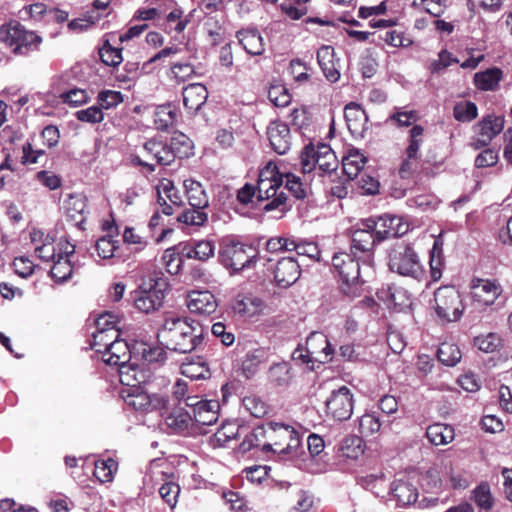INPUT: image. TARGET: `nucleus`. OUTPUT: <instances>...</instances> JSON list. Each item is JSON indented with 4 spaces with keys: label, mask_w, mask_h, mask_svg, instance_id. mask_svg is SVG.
I'll list each match as a JSON object with an SVG mask.
<instances>
[{
    "label": "nucleus",
    "mask_w": 512,
    "mask_h": 512,
    "mask_svg": "<svg viewBox=\"0 0 512 512\" xmlns=\"http://www.w3.org/2000/svg\"><path fill=\"white\" fill-rule=\"evenodd\" d=\"M158 338L170 351L190 353L202 342V328L198 324L193 325L187 318L170 314L165 318Z\"/></svg>",
    "instance_id": "1"
},
{
    "label": "nucleus",
    "mask_w": 512,
    "mask_h": 512,
    "mask_svg": "<svg viewBox=\"0 0 512 512\" xmlns=\"http://www.w3.org/2000/svg\"><path fill=\"white\" fill-rule=\"evenodd\" d=\"M468 289L466 309L472 318L496 312L504 305V288L496 278L474 276L469 281Z\"/></svg>",
    "instance_id": "2"
},
{
    "label": "nucleus",
    "mask_w": 512,
    "mask_h": 512,
    "mask_svg": "<svg viewBox=\"0 0 512 512\" xmlns=\"http://www.w3.org/2000/svg\"><path fill=\"white\" fill-rule=\"evenodd\" d=\"M284 176L278 166L270 161L259 172L257 181V200L265 201L263 210L266 212L287 209V195L283 188Z\"/></svg>",
    "instance_id": "3"
},
{
    "label": "nucleus",
    "mask_w": 512,
    "mask_h": 512,
    "mask_svg": "<svg viewBox=\"0 0 512 512\" xmlns=\"http://www.w3.org/2000/svg\"><path fill=\"white\" fill-rule=\"evenodd\" d=\"M362 261L359 256L346 252L336 253L332 258V265L338 272L341 280V290L348 297L355 298L361 295L362 278L366 276L361 268Z\"/></svg>",
    "instance_id": "4"
},
{
    "label": "nucleus",
    "mask_w": 512,
    "mask_h": 512,
    "mask_svg": "<svg viewBox=\"0 0 512 512\" xmlns=\"http://www.w3.org/2000/svg\"><path fill=\"white\" fill-rule=\"evenodd\" d=\"M388 267L400 276L420 281L425 276L424 266L415 249L408 243L398 242L388 251Z\"/></svg>",
    "instance_id": "5"
},
{
    "label": "nucleus",
    "mask_w": 512,
    "mask_h": 512,
    "mask_svg": "<svg viewBox=\"0 0 512 512\" xmlns=\"http://www.w3.org/2000/svg\"><path fill=\"white\" fill-rule=\"evenodd\" d=\"M257 250L253 245L233 238L225 239L219 249V261L232 273L251 269L257 261Z\"/></svg>",
    "instance_id": "6"
},
{
    "label": "nucleus",
    "mask_w": 512,
    "mask_h": 512,
    "mask_svg": "<svg viewBox=\"0 0 512 512\" xmlns=\"http://www.w3.org/2000/svg\"><path fill=\"white\" fill-rule=\"evenodd\" d=\"M101 358L106 364L119 368L120 381L123 384L134 385L132 381L142 382L141 375L137 372V364L132 362L130 346L125 340L118 338L114 343H110Z\"/></svg>",
    "instance_id": "7"
},
{
    "label": "nucleus",
    "mask_w": 512,
    "mask_h": 512,
    "mask_svg": "<svg viewBox=\"0 0 512 512\" xmlns=\"http://www.w3.org/2000/svg\"><path fill=\"white\" fill-rule=\"evenodd\" d=\"M268 441L261 447L263 452L279 453L281 455L296 456L300 447V434L294 427L283 423H267Z\"/></svg>",
    "instance_id": "8"
},
{
    "label": "nucleus",
    "mask_w": 512,
    "mask_h": 512,
    "mask_svg": "<svg viewBox=\"0 0 512 512\" xmlns=\"http://www.w3.org/2000/svg\"><path fill=\"white\" fill-rule=\"evenodd\" d=\"M465 308L461 295L454 286H442L434 292L432 309L440 323L459 321Z\"/></svg>",
    "instance_id": "9"
},
{
    "label": "nucleus",
    "mask_w": 512,
    "mask_h": 512,
    "mask_svg": "<svg viewBox=\"0 0 512 512\" xmlns=\"http://www.w3.org/2000/svg\"><path fill=\"white\" fill-rule=\"evenodd\" d=\"M300 163L303 173H311L319 170L323 173H332L338 167L335 153L327 144L319 143L307 145L300 155Z\"/></svg>",
    "instance_id": "10"
},
{
    "label": "nucleus",
    "mask_w": 512,
    "mask_h": 512,
    "mask_svg": "<svg viewBox=\"0 0 512 512\" xmlns=\"http://www.w3.org/2000/svg\"><path fill=\"white\" fill-rule=\"evenodd\" d=\"M167 287L166 280L161 277L144 281L135 292V307L146 314L158 310L163 304Z\"/></svg>",
    "instance_id": "11"
},
{
    "label": "nucleus",
    "mask_w": 512,
    "mask_h": 512,
    "mask_svg": "<svg viewBox=\"0 0 512 512\" xmlns=\"http://www.w3.org/2000/svg\"><path fill=\"white\" fill-rule=\"evenodd\" d=\"M378 242L374 230L366 226V221L362 223V227L352 232L351 253L354 257L359 256L365 275H371L373 273V248Z\"/></svg>",
    "instance_id": "12"
},
{
    "label": "nucleus",
    "mask_w": 512,
    "mask_h": 512,
    "mask_svg": "<svg viewBox=\"0 0 512 512\" xmlns=\"http://www.w3.org/2000/svg\"><path fill=\"white\" fill-rule=\"evenodd\" d=\"M134 385L128 390L127 394L123 396L127 406L135 411L149 413L156 410H161L167 407V399L158 394L150 395L139 388L135 387L139 384L132 381Z\"/></svg>",
    "instance_id": "13"
},
{
    "label": "nucleus",
    "mask_w": 512,
    "mask_h": 512,
    "mask_svg": "<svg viewBox=\"0 0 512 512\" xmlns=\"http://www.w3.org/2000/svg\"><path fill=\"white\" fill-rule=\"evenodd\" d=\"M366 226L374 230L378 241L400 237L409 229V225L403 221L402 217L389 214L379 216L377 219H367Z\"/></svg>",
    "instance_id": "14"
},
{
    "label": "nucleus",
    "mask_w": 512,
    "mask_h": 512,
    "mask_svg": "<svg viewBox=\"0 0 512 512\" xmlns=\"http://www.w3.org/2000/svg\"><path fill=\"white\" fill-rule=\"evenodd\" d=\"M353 394L346 386L333 390L327 398L326 412L337 421L348 420L353 413Z\"/></svg>",
    "instance_id": "15"
},
{
    "label": "nucleus",
    "mask_w": 512,
    "mask_h": 512,
    "mask_svg": "<svg viewBox=\"0 0 512 512\" xmlns=\"http://www.w3.org/2000/svg\"><path fill=\"white\" fill-rule=\"evenodd\" d=\"M424 131V127L421 125H413L409 130L405 159L399 170L402 178L407 177L416 166V162L419 159L420 148L423 144Z\"/></svg>",
    "instance_id": "16"
},
{
    "label": "nucleus",
    "mask_w": 512,
    "mask_h": 512,
    "mask_svg": "<svg viewBox=\"0 0 512 512\" xmlns=\"http://www.w3.org/2000/svg\"><path fill=\"white\" fill-rule=\"evenodd\" d=\"M334 349L328 337L322 332H312L306 340V361L328 363L332 360Z\"/></svg>",
    "instance_id": "17"
},
{
    "label": "nucleus",
    "mask_w": 512,
    "mask_h": 512,
    "mask_svg": "<svg viewBox=\"0 0 512 512\" xmlns=\"http://www.w3.org/2000/svg\"><path fill=\"white\" fill-rule=\"evenodd\" d=\"M504 117L487 115L476 125L477 137L473 142L475 149L487 146L504 128Z\"/></svg>",
    "instance_id": "18"
},
{
    "label": "nucleus",
    "mask_w": 512,
    "mask_h": 512,
    "mask_svg": "<svg viewBox=\"0 0 512 512\" xmlns=\"http://www.w3.org/2000/svg\"><path fill=\"white\" fill-rule=\"evenodd\" d=\"M273 273L277 286L288 288L299 279L300 264L293 257H283L277 261Z\"/></svg>",
    "instance_id": "19"
},
{
    "label": "nucleus",
    "mask_w": 512,
    "mask_h": 512,
    "mask_svg": "<svg viewBox=\"0 0 512 512\" xmlns=\"http://www.w3.org/2000/svg\"><path fill=\"white\" fill-rule=\"evenodd\" d=\"M28 34L18 22L9 23L0 27V40L10 46H15L14 53L27 54L30 50V43L27 41Z\"/></svg>",
    "instance_id": "20"
},
{
    "label": "nucleus",
    "mask_w": 512,
    "mask_h": 512,
    "mask_svg": "<svg viewBox=\"0 0 512 512\" xmlns=\"http://www.w3.org/2000/svg\"><path fill=\"white\" fill-rule=\"evenodd\" d=\"M220 404L217 400L200 402L192 411V419L195 422L197 433H206L202 427L213 425L219 417Z\"/></svg>",
    "instance_id": "21"
},
{
    "label": "nucleus",
    "mask_w": 512,
    "mask_h": 512,
    "mask_svg": "<svg viewBox=\"0 0 512 512\" xmlns=\"http://www.w3.org/2000/svg\"><path fill=\"white\" fill-rule=\"evenodd\" d=\"M74 250V246L67 244L63 252H58L57 259L53 261L49 270L55 283H65L72 277L74 266L71 263L70 256L74 254Z\"/></svg>",
    "instance_id": "22"
},
{
    "label": "nucleus",
    "mask_w": 512,
    "mask_h": 512,
    "mask_svg": "<svg viewBox=\"0 0 512 512\" xmlns=\"http://www.w3.org/2000/svg\"><path fill=\"white\" fill-rule=\"evenodd\" d=\"M187 307L191 313L210 315L217 309V301L210 291H190L187 295Z\"/></svg>",
    "instance_id": "23"
},
{
    "label": "nucleus",
    "mask_w": 512,
    "mask_h": 512,
    "mask_svg": "<svg viewBox=\"0 0 512 512\" xmlns=\"http://www.w3.org/2000/svg\"><path fill=\"white\" fill-rule=\"evenodd\" d=\"M344 117L352 135L363 137L368 130V116L357 103L350 102L344 108Z\"/></svg>",
    "instance_id": "24"
},
{
    "label": "nucleus",
    "mask_w": 512,
    "mask_h": 512,
    "mask_svg": "<svg viewBox=\"0 0 512 512\" xmlns=\"http://www.w3.org/2000/svg\"><path fill=\"white\" fill-rule=\"evenodd\" d=\"M268 138L273 150L279 155L286 154L291 147L290 129L282 122H272L268 127Z\"/></svg>",
    "instance_id": "25"
},
{
    "label": "nucleus",
    "mask_w": 512,
    "mask_h": 512,
    "mask_svg": "<svg viewBox=\"0 0 512 512\" xmlns=\"http://www.w3.org/2000/svg\"><path fill=\"white\" fill-rule=\"evenodd\" d=\"M166 424L178 434L187 436L197 434L191 413L182 408L174 409L166 418Z\"/></svg>",
    "instance_id": "26"
},
{
    "label": "nucleus",
    "mask_w": 512,
    "mask_h": 512,
    "mask_svg": "<svg viewBox=\"0 0 512 512\" xmlns=\"http://www.w3.org/2000/svg\"><path fill=\"white\" fill-rule=\"evenodd\" d=\"M317 62L328 81L336 82L339 79V60L335 59L333 47L322 45L317 51Z\"/></svg>",
    "instance_id": "27"
},
{
    "label": "nucleus",
    "mask_w": 512,
    "mask_h": 512,
    "mask_svg": "<svg viewBox=\"0 0 512 512\" xmlns=\"http://www.w3.org/2000/svg\"><path fill=\"white\" fill-rule=\"evenodd\" d=\"M207 88L201 83L189 84L183 89V104L189 113L197 112L207 101Z\"/></svg>",
    "instance_id": "28"
},
{
    "label": "nucleus",
    "mask_w": 512,
    "mask_h": 512,
    "mask_svg": "<svg viewBox=\"0 0 512 512\" xmlns=\"http://www.w3.org/2000/svg\"><path fill=\"white\" fill-rule=\"evenodd\" d=\"M237 39L243 49L252 56L262 55L264 42L257 29H242L237 32Z\"/></svg>",
    "instance_id": "29"
},
{
    "label": "nucleus",
    "mask_w": 512,
    "mask_h": 512,
    "mask_svg": "<svg viewBox=\"0 0 512 512\" xmlns=\"http://www.w3.org/2000/svg\"><path fill=\"white\" fill-rule=\"evenodd\" d=\"M144 152L160 165H170L176 159V154L168 143L149 140L144 144Z\"/></svg>",
    "instance_id": "30"
},
{
    "label": "nucleus",
    "mask_w": 512,
    "mask_h": 512,
    "mask_svg": "<svg viewBox=\"0 0 512 512\" xmlns=\"http://www.w3.org/2000/svg\"><path fill=\"white\" fill-rule=\"evenodd\" d=\"M183 185L191 207L205 209L209 206V197L200 182L186 179Z\"/></svg>",
    "instance_id": "31"
},
{
    "label": "nucleus",
    "mask_w": 512,
    "mask_h": 512,
    "mask_svg": "<svg viewBox=\"0 0 512 512\" xmlns=\"http://www.w3.org/2000/svg\"><path fill=\"white\" fill-rule=\"evenodd\" d=\"M153 117L155 128L160 131H167L176 124L178 110L171 103L160 105L156 107Z\"/></svg>",
    "instance_id": "32"
},
{
    "label": "nucleus",
    "mask_w": 512,
    "mask_h": 512,
    "mask_svg": "<svg viewBox=\"0 0 512 512\" xmlns=\"http://www.w3.org/2000/svg\"><path fill=\"white\" fill-rule=\"evenodd\" d=\"M426 437L433 445H446L453 441L455 437L452 426L442 423H434L426 429Z\"/></svg>",
    "instance_id": "33"
},
{
    "label": "nucleus",
    "mask_w": 512,
    "mask_h": 512,
    "mask_svg": "<svg viewBox=\"0 0 512 512\" xmlns=\"http://www.w3.org/2000/svg\"><path fill=\"white\" fill-rule=\"evenodd\" d=\"M503 73L499 68H490L482 72H478L474 76V82L478 89L483 91H493L499 86Z\"/></svg>",
    "instance_id": "34"
},
{
    "label": "nucleus",
    "mask_w": 512,
    "mask_h": 512,
    "mask_svg": "<svg viewBox=\"0 0 512 512\" xmlns=\"http://www.w3.org/2000/svg\"><path fill=\"white\" fill-rule=\"evenodd\" d=\"M366 163L365 156L358 150L352 149L342 159V169L349 179L356 178Z\"/></svg>",
    "instance_id": "35"
},
{
    "label": "nucleus",
    "mask_w": 512,
    "mask_h": 512,
    "mask_svg": "<svg viewBox=\"0 0 512 512\" xmlns=\"http://www.w3.org/2000/svg\"><path fill=\"white\" fill-rule=\"evenodd\" d=\"M181 373L191 380L206 379L210 375L207 364L200 357L187 359L183 362Z\"/></svg>",
    "instance_id": "36"
},
{
    "label": "nucleus",
    "mask_w": 512,
    "mask_h": 512,
    "mask_svg": "<svg viewBox=\"0 0 512 512\" xmlns=\"http://www.w3.org/2000/svg\"><path fill=\"white\" fill-rule=\"evenodd\" d=\"M392 494L399 506H408L417 501V489L410 483L397 481L392 488Z\"/></svg>",
    "instance_id": "37"
},
{
    "label": "nucleus",
    "mask_w": 512,
    "mask_h": 512,
    "mask_svg": "<svg viewBox=\"0 0 512 512\" xmlns=\"http://www.w3.org/2000/svg\"><path fill=\"white\" fill-rule=\"evenodd\" d=\"M419 115L416 110H406L404 107H395L386 119V123L402 128L416 125Z\"/></svg>",
    "instance_id": "38"
},
{
    "label": "nucleus",
    "mask_w": 512,
    "mask_h": 512,
    "mask_svg": "<svg viewBox=\"0 0 512 512\" xmlns=\"http://www.w3.org/2000/svg\"><path fill=\"white\" fill-rule=\"evenodd\" d=\"M119 329L101 330L96 329L92 337V348L101 356L109 348L110 343H114L119 338Z\"/></svg>",
    "instance_id": "39"
},
{
    "label": "nucleus",
    "mask_w": 512,
    "mask_h": 512,
    "mask_svg": "<svg viewBox=\"0 0 512 512\" xmlns=\"http://www.w3.org/2000/svg\"><path fill=\"white\" fill-rule=\"evenodd\" d=\"M264 440L268 441L267 423L255 427L248 433L239 445L241 453H247L253 448H258Z\"/></svg>",
    "instance_id": "40"
},
{
    "label": "nucleus",
    "mask_w": 512,
    "mask_h": 512,
    "mask_svg": "<svg viewBox=\"0 0 512 512\" xmlns=\"http://www.w3.org/2000/svg\"><path fill=\"white\" fill-rule=\"evenodd\" d=\"M271 382L277 386H287L292 380L291 367L287 362H279L271 365L268 371Z\"/></svg>",
    "instance_id": "41"
},
{
    "label": "nucleus",
    "mask_w": 512,
    "mask_h": 512,
    "mask_svg": "<svg viewBox=\"0 0 512 512\" xmlns=\"http://www.w3.org/2000/svg\"><path fill=\"white\" fill-rule=\"evenodd\" d=\"M86 209L85 198L81 195H71L65 203L66 215L77 224L84 221L83 213Z\"/></svg>",
    "instance_id": "42"
},
{
    "label": "nucleus",
    "mask_w": 512,
    "mask_h": 512,
    "mask_svg": "<svg viewBox=\"0 0 512 512\" xmlns=\"http://www.w3.org/2000/svg\"><path fill=\"white\" fill-rule=\"evenodd\" d=\"M442 251V243L435 240L430 251L429 260L430 276L434 282L438 281L442 277V269L444 266Z\"/></svg>",
    "instance_id": "43"
},
{
    "label": "nucleus",
    "mask_w": 512,
    "mask_h": 512,
    "mask_svg": "<svg viewBox=\"0 0 512 512\" xmlns=\"http://www.w3.org/2000/svg\"><path fill=\"white\" fill-rule=\"evenodd\" d=\"M118 467L117 462L108 458L105 460H97L95 462L94 476L101 482H111Z\"/></svg>",
    "instance_id": "44"
},
{
    "label": "nucleus",
    "mask_w": 512,
    "mask_h": 512,
    "mask_svg": "<svg viewBox=\"0 0 512 512\" xmlns=\"http://www.w3.org/2000/svg\"><path fill=\"white\" fill-rule=\"evenodd\" d=\"M179 223L188 226H203L208 221V214L204 209L193 208L185 209L177 216Z\"/></svg>",
    "instance_id": "45"
},
{
    "label": "nucleus",
    "mask_w": 512,
    "mask_h": 512,
    "mask_svg": "<svg viewBox=\"0 0 512 512\" xmlns=\"http://www.w3.org/2000/svg\"><path fill=\"white\" fill-rule=\"evenodd\" d=\"M437 356L444 365L455 366L461 360L462 354L457 345L445 342L439 346Z\"/></svg>",
    "instance_id": "46"
},
{
    "label": "nucleus",
    "mask_w": 512,
    "mask_h": 512,
    "mask_svg": "<svg viewBox=\"0 0 512 512\" xmlns=\"http://www.w3.org/2000/svg\"><path fill=\"white\" fill-rule=\"evenodd\" d=\"M262 306V301L257 297H243L237 299L233 305L236 313L243 317L254 316Z\"/></svg>",
    "instance_id": "47"
},
{
    "label": "nucleus",
    "mask_w": 512,
    "mask_h": 512,
    "mask_svg": "<svg viewBox=\"0 0 512 512\" xmlns=\"http://www.w3.org/2000/svg\"><path fill=\"white\" fill-rule=\"evenodd\" d=\"M342 456L347 459H358L364 453V444L361 437L349 436L341 445Z\"/></svg>",
    "instance_id": "48"
},
{
    "label": "nucleus",
    "mask_w": 512,
    "mask_h": 512,
    "mask_svg": "<svg viewBox=\"0 0 512 512\" xmlns=\"http://www.w3.org/2000/svg\"><path fill=\"white\" fill-rule=\"evenodd\" d=\"M472 500L483 510H490L493 507L494 500L491 495L490 486L482 482L472 491Z\"/></svg>",
    "instance_id": "49"
},
{
    "label": "nucleus",
    "mask_w": 512,
    "mask_h": 512,
    "mask_svg": "<svg viewBox=\"0 0 512 512\" xmlns=\"http://www.w3.org/2000/svg\"><path fill=\"white\" fill-rule=\"evenodd\" d=\"M170 149L176 154V158H187L192 152L191 140L184 134H175L169 143Z\"/></svg>",
    "instance_id": "50"
},
{
    "label": "nucleus",
    "mask_w": 512,
    "mask_h": 512,
    "mask_svg": "<svg viewBox=\"0 0 512 512\" xmlns=\"http://www.w3.org/2000/svg\"><path fill=\"white\" fill-rule=\"evenodd\" d=\"M478 115L477 106L470 101H461L455 104L453 108V116L460 122H471Z\"/></svg>",
    "instance_id": "51"
},
{
    "label": "nucleus",
    "mask_w": 512,
    "mask_h": 512,
    "mask_svg": "<svg viewBox=\"0 0 512 512\" xmlns=\"http://www.w3.org/2000/svg\"><path fill=\"white\" fill-rule=\"evenodd\" d=\"M156 190L157 194L164 195L176 207L182 206V197L171 180L167 178L161 179L156 186Z\"/></svg>",
    "instance_id": "52"
},
{
    "label": "nucleus",
    "mask_w": 512,
    "mask_h": 512,
    "mask_svg": "<svg viewBox=\"0 0 512 512\" xmlns=\"http://www.w3.org/2000/svg\"><path fill=\"white\" fill-rule=\"evenodd\" d=\"M291 251H295L298 256H305L314 261H319L320 259V250L314 242H297L292 239Z\"/></svg>",
    "instance_id": "53"
},
{
    "label": "nucleus",
    "mask_w": 512,
    "mask_h": 512,
    "mask_svg": "<svg viewBox=\"0 0 512 512\" xmlns=\"http://www.w3.org/2000/svg\"><path fill=\"white\" fill-rule=\"evenodd\" d=\"M269 100L277 107H286L291 102V95L288 89L281 85H272L268 90Z\"/></svg>",
    "instance_id": "54"
},
{
    "label": "nucleus",
    "mask_w": 512,
    "mask_h": 512,
    "mask_svg": "<svg viewBox=\"0 0 512 512\" xmlns=\"http://www.w3.org/2000/svg\"><path fill=\"white\" fill-rule=\"evenodd\" d=\"M381 428L380 420L374 414L366 413L359 419V432L368 437L377 433Z\"/></svg>",
    "instance_id": "55"
},
{
    "label": "nucleus",
    "mask_w": 512,
    "mask_h": 512,
    "mask_svg": "<svg viewBox=\"0 0 512 512\" xmlns=\"http://www.w3.org/2000/svg\"><path fill=\"white\" fill-rule=\"evenodd\" d=\"M283 176L286 179V184L283 186L285 191H290L297 199H303L306 197L308 188L301 182L299 177L291 173L283 174Z\"/></svg>",
    "instance_id": "56"
},
{
    "label": "nucleus",
    "mask_w": 512,
    "mask_h": 512,
    "mask_svg": "<svg viewBox=\"0 0 512 512\" xmlns=\"http://www.w3.org/2000/svg\"><path fill=\"white\" fill-rule=\"evenodd\" d=\"M99 55L101 61L107 66H118L123 60L122 50L114 48L109 44L103 45L99 50Z\"/></svg>",
    "instance_id": "57"
},
{
    "label": "nucleus",
    "mask_w": 512,
    "mask_h": 512,
    "mask_svg": "<svg viewBox=\"0 0 512 512\" xmlns=\"http://www.w3.org/2000/svg\"><path fill=\"white\" fill-rule=\"evenodd\" d=\"M36 181L49 190H56L61 187L62 179L53 171L41 170L35 175Z\"/></svg>",
    "instance_id": "58"
},
{
    "label": "nucleus",
    "mask_w": 512,
    "mask_h": 512,
    "mask_svg": "<svg viewBox=\"0 0 512 512\" xmlns=\"http://www.w3.org/2000/svg\"><path fill=\"white\" fill-rule=\"evenodd\" d=\"M96 251L102 259H110L117 249V241L110 236H103L96 241Z\"/></svg>",
    "instance_id": "59"
},
{
    "label": "nucleus",
    "mask_w": 512,
    "mask_h": 512,
    "mask_svg": "<svg viewBox=\"0 0 512 512\" xmlns=\"http://www.w3.org/2000/svg\"><path fill=\"white\" fill-rule=\"evenodd\" d=\"M180 487L174 482H166L159 488L161 498L170 508H174L178 501Z\"/></svg>",
    "instance_id": "60"
},
{
    "label": "nucleus",
    "mask_w": 512,
    "mask_h": 512,
    "mask_svg": "<svg viewBox=\"0 0 512 512\" xmlns=\"http://www.w3.org/2000/svg\"><path fill=\"white\" fill-rule=\"evenodd\" d=\"M75 116L79 121L91 124L100 123L104 119L102 108L98 106H91L86 109L79 110L75 113Z\"/></svg>",
    "instance_id": "61"
},
{
    "label": "nucleus",
    "mask_w": 512,
    "mask_h": 512,
    "mask_svg": "<svg viewBox=\"0 0 512 512\" xmlns=\"http://www.w3.org/2000/svg\"><path fill=\"white\" fill-rule=\"evenodd\" d=\"M97 100L100 108L110 109L123 102V95L119 91L105 90L98 94Z\"/></svg>",
    "instance_id": "62"
},
{
    "label": "nucleus",
    "mask_w": 512,
    "mask_h": 512,
    "mask_svg": "<svg viewBox=\"0 0 512 512\" xmlns=\"http://www.w3.org/2000/svg\"><path fill=\"white\" fill-rule=\"evenodd\" d=\"M243 405L246 410L256 418H261L267 413V405L265 402L255 396L245 397L243 399Z\"/></svg>",
    "instance_id": "63"
},
{
    "label": "nucleus",
    "mask_w": 512,
    "mask_h": 512,
    "mask_svg": "<svg viewBox=\"0 0 512 512\" xmlns=\"http://www.w3.org/2000/svg\"><path fill=\"white\" fill-rule=\"evenodd\" d=\"M263 355L264 351L262 349H254L247 352L242 363L243 371L246 374H253L256 371L257 366L261 363Z\"/></svg>",
    "instance_id": "64"
}]
</instances>
